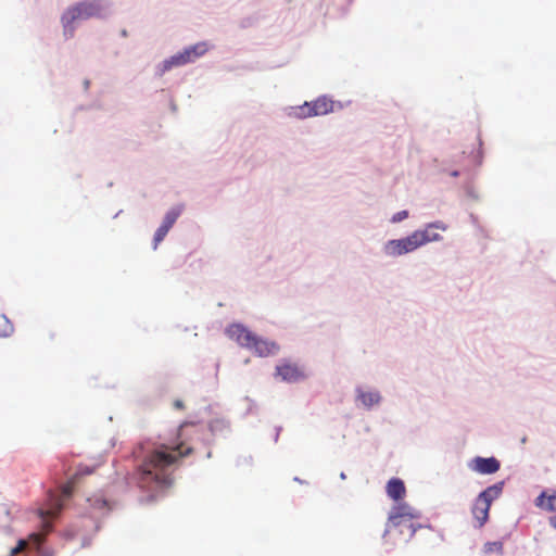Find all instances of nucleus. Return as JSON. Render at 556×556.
Returning a JSON list of instances; mask_svg holds the SVG:
<instances>
[{
	"label": "nucleus",
	"mask_w": 556,
	"mask_h": 556,
	"mask_svg": "<svg viewBox=\"0 0 556 556\" xmlns=\"http://www.w3.org/2000/svg\"><path fill=\"white\" fill-rule=\"evenodd\" d=\"M276 376L286 382H298L305 378L304 371L296 364L287 361L277 365Z\"/></svg>",
	"instance_id": "6e6552de"
},
{
	"label": "nucleus",
	"mask_w": 556,
	"mask_h": 556,
	"mask_svg": "<svg viewBox=\"0 0 556 556\" xmlns=\"http://www.w3.org/2000/svg\"><path fill=\"white\" fill-rule=\"evenodd\" d=\"M169 230L163 226H160L154 233V249L157 248L161 241L166 237Z\"/></svg>",
	"instance_id": "5701e85b"
},
{
	"label": "nucleus",
	"mask_w": 556,
	"mask_h": 556,
	"mask_svg": "<svg viewBox=\"0 0 556 556\" xmlns=\"http://www.w3.org/2000/svg\"><path fill=\"white\" fill-rule=\"evenodd\" d=\"M14 331L13 324L5 315H0V337H10Z\"/></svg>",
	"instance_id": "aec40b11"
},
{
	"label": "nucleus",
	"mask_w": 556,
	"mask_h": 556,
	"mask_svg": "<svg viewBox=\"0 0 556 556\" xmlns=\"http://www.w3.org/2000/svg\"><path fill=\"white\" fill-rule=\"evenodd\" d=\"M535 505L539 508L547 510V511H556V493L546 495L545 492H542L535 498Z\"/></svg>",
	"instance_id": "dca6fc26"
},
{
	"label": "nucleus",
	"mask_w": 556,
	"mask_h": 556,
	"mask_svg": "<svg viewBox=\"0 0 556 556\" xmlns=\"http://www.w3.org/2000/svg\"><path fill=\"white\" fill-rule=\"evenodd\" d=\"M175 406L180 408V407H182V404H181V402H180V401H177V402L175 403Z\"/></svg>",
	"instance_id": "bb28decb"
},
{
	"label": "nucleus",
	"mask_w": 556,
	"mask_h": 556,
	"mask_svg": "<svg viewBox=\"0 0 556 556\" xmlns=\"http://www.w3.org/2000/svg\"><path fill=\"white\" fill-rule=\"evenodd\" d=\"M249 350L260 357H266L276 354L279 350V346L273 341L264 340L254 334L251 342V349Z\"/></svg>",
	"instance_id": "9d476101"
},
{
	"label": "nucleus",
	"mask_w": 556,
	"mask_h": 556,
	"mask_svg": "<svg viewBox=\"0 0 556 556\" xmlns=\"http://www.w3.org/2000/svg\"><path fill=\"white\" fill-rule=\"evenodd\" d=\"M387 494L394 501L402 500L406 494L404 482L399 478H392L387 483Z\"/></svg>",
	"instance_id": "2eb2a0df"
},
{
	"label": "nucleus",
	"mask_w": 556,
	"mask_h": 556,
	"mask_svg": "<svg viewBox=\"0 0 556 556\" xmlns=\"http://www.w3.org/2000/svg\"><path fill=\"white\" fill-rule=\"evenodd\" d=\"M503 485H504V482H497V483L486 488L478 496L491 505L492 502L494 500L498 498L500 495L502 494Z\"/></svg>",
	"instance_id": "f3484780"
},
{
	"label": "nucleus",
	"mask_w": 556,
	"mask_h": 556,
	"mask_svg": "<svg viewBox=\"0 0 556 556\" xmlns=\"http://www.w3.org/2000/svg\"><path fill=\"white\" fill-rule=\"evenodd\" d=\"M180 215V210L174 208L167 212V214L164 217V220L161 226L165 227L166 229H170L172 226L177 220L178 216Z\"/></svg>",
	"instance_id": "412c9836"
},
{
	"label": "nucleus",
	"mask_w": 556,
	"mask_h": 556,
	"mask_svg": "<svg viewBox=\"0 0 556 556\" xmlns=\"http://www.w3.org/2000/svg\"><path fill=\"white\" fill-rule=\"evenodd\" d=\"M92 469L88 468V467H81L79 468L77 475H90L92 473Z\"/></svg>",
	"instance_id": "393cba45"
},
{
	"label": "nucleus",
	"mask_w": 556,
	"mask_h": 556,
	"mask_svg": "<svg viewBox=\"0 0 556 556\" xmlns=\"http://www.w3.org/2000/svg\"><path fill=\"white\" fill-rule=\"evenodd\" d=\"M420 511L406 503L394 505L389 514L384 538L399 536L401 541L407 542L420 528Z\"/></svg>",
	"instance_id": "f03ea898"
},
{
	"label": "nucleus",
	"mask_w": 556,
	"mask_h": 556,
	"mask_svg": "<svg viewBox=\"0 0 556 556\" xmlns=\"http://www.w3.org/2000/svg\"><path fill=\"white\" fill-rule=\"evenodd\" d=\"M483 551L485 554H491V553L502 554L503 553V543L500 541L488 542L484 544Z\"/></svg>",
	"instance_id": "4be33fe9"
},
{
	"label": "nucleus",
	"mask_w": 556,
	"mask_h": 556,
	"mask_svg": "<svg viewBox=\"0 0 556 556\" xmlns=\"http://www.w3.org/2000/svg\"><path fill=\"white\" fill-rule=\"evenodd\" d=\"M432 229H440L445 231L447 229V226L442 222H434L428 224L422 230L414 231V233L421 235L422 245L429 242L440 241L442 239L441 235L432 231Z\"/></svg>",
	"instance_id": "f8f14e48"
},
{
	"label": "nucleus",
	"mask_w": 556,
	"mask_h": 556,
	"mask_svg": "<svg viewBox=\"0 0 556 556\" xmlns=\"http://www.w3.org/2000/svg\"><path fill=\"white\" fill-rule=\"evenodd\" d=\"M549 525H551L554 529H556V516H552V517L549 518Z\"/></svg>",
	"instance_id": "a878e982"
},
{
	"label": "nucleus",
	"mask_w": 556,
	"mask_h": 556,
	"mask_svg": "<svg viewBox=\"0 0 556 556\" xmlns=\"http://www.w3.org/2000/svg\"><path fill=\"white\" fill-rule=\"evenodd\" d=\"M73 488L74 482H68L62 486L60 493L52 491L48 493L47 506L39 509V516L47 532H50L52 529L48 518H54L58 516L63 507L64 501L72 495Z\"/></svg>",
	"instance_id": "7ed1b4c3"
},
{
	"label": "nucleus",
	"mask_w": 556,
	"mask_h": 556,
	"mask_svg": "<svg viewBox=\"0 0 556 556\" xmlns=\"http://www.w3.org/2000/svg\"><path fill=\"white\" fill-rule=\"evenodd\" d=\"M226 334L240 346L251 349L254 333L241 324H232L227 327Z\"/></svg>",
	"instance_id": "0eeeda50"
},
{
	"label": "nucleus",
	"mask_w": 556,
	"mask_h": 556,
	"mask_svg": "<svg viewBox=\"0 0 556 556\" xmlns=\"http://www.w3.org/2000/svg\"><path fill=\"white\" fill-rule=\"evenodd\" d=\"M357 399L366 407H371L380 402V394L376 391L358 390Z\"/></svg>",
	"instance_id": "a211bd4d"
},
{
	"label": "nucleus",
	"mask_w": 556,
	"mask_h": 556,
	"mask_svg": "<svg viewBox=\"0 0 556 556\" xmlns=\"http://www.w3.org/2000/svg\"><path fill=\"white\" fill-rule=\"evenodd\" d=\"M186 53L190 58L191 62H194L198 58L204 55L208 51V45L206 42H198L185 49Z\"/></svg>",
	"instance_id": "6ab92c4d"
},
{
	"label": "nucleus",
	"mask_w": 556,
	"mask_h": 556,
	"mask_svg": "<svg viewBox=\"0 0 556 556\" xmlns=\"http://www.w3.org/2000/svg\"><path fill=\"white\" fill-rule=\"evenodd\" d=\"M47 533L48 532L42 527V532L31 533V534H29L27 540H20L17 545L11 549L10 556H16L18 553L23 552L27 547L28 544H31L36 548H39L41 546V544L43 543Z\"/></svg>",
	"instance_id": "9b49d317"
},
{
	"label": "nucleus",
	"mask_w": 556,
	"mask_h": 556,
	"mask_svg": "<svg viewBox=\"0 0 556 556\" xmlns=\"http://www.w3.org/2000/svg\"><path fill=\"white\" fill-rule=\"evenodd\" d=\"M490 507L491 505L479 496H477L475 500L471 513L479 528H481L488 521Z\"/></svg>",
	"instance_id": "ddd939ff"
},
{
	"label": "nucleus",
	"mask_w": 556,
	"mask_h": 556,
	"mask_svg": "<svg viewBox=\"0 0 556 556\" xmlns=\"http://www.w3.org/2000/svg\"><path fill=\"white\" fill-rule=\"evenodd\" d=\"M102 5L99 0L79 2L68 8L62 16V23L67 29L75 21L87 20L100 15Z\"/></svg>",
	"instance_id": "20e7f679"
},
{
	"label": "nucleus",
	"mask_w": 556,
	"mask_h": 556,
	"mask_svg": "<svg viewBox=\"0 0 556 556\" xmlns=\"http://www.w3.org/2000/svg\"><path fill=\"white\" fill-rule=\"evenodd\" d=\"M190 58L188 56V53L184 50L182 52H179L169 59L165 60L160 66H159V75L165 74L167 71L172 70L176 66H181L187 63H190Z\"/></svg>",
	"instance_id": "4468645a"
},
{
	"label": "nucleus",
	"mask_w": 556,
	"mask_h": 556,
	"mask_svg": "<svg viewBox=\"0 0 556 556\" xmlns=\"http://www.w3.org/2000/svg\"><path fill=\"white\" fill-rule=\"evenodd\" d=\"M421 235L412 233L406 238L390 240L386 244V253L391 256H400L415 251L422 245Z\"/></svg>",
	"instance_id": "423d86ee"
},
{
	"label": "nucleus",
	"mask_w": 556,
	"mask_h": 556,
	"mask_svg": "<svg viewBox=\"0 0 556 556\" xmlns=\"http://www.w3.org/2000/svg\"><path fill=\"white\" fill-rule=\"evenodd\" d=\"M185 443L176 445L162 444L149 452L138 465L134 478L137 486L154 500L168 490L174 482L173 472L177 462L192 453Z\"/></svg>",
	"instance_id": "f257e3e1"
},
{
	"label": "nucleus",
	"mask_w": 556,
	"mask_h": 556,
	"mask_svg": "<svg viewBox=\"0 0 556 556\" xmlns=\"http://www.w3.org/2000/svg\"><path fill=\"white\" fill-rule=\"evenodd\" d=\"M333 111V101L327 97H319L315 101L305 102L303 105L293 109L294 116L307 118L325 115Z\"/></svg>",
	"instance_id": "39448f33"
},
{
	"label": "nucleus",
	"mask_w": 556,
	"mask_h": 556,
	"mask_svg": "<svg viewBox=\"0 0 556 556\" xmlns=\"http://www.w3.org/2000/svg\"><path fill=\"white\" fill-rule=\"evenodd\" d=\"M500 467L501 464L495 457L484 458L477 456L469 463V468L481 475L495 473Z\"/></svg>",
	"instance_id": "1a4fd4ad"
},
{
	"label": "nucleus",
	"mask_w": 556,
	"mask_h": 556,
	"mask_svg": "<svg viewBox=\"0 0 556 556\" xmlns=\"http://www.w3.org/2000/svg\"><path fill=\"white\" fill-rule=\"evenodd\" d=\"M408 212L407 211H400L396 214H394L391 218L392 223H400L403 219L407 218Z\"/></svg>",
	"instance_id": "b1692460"
}]
</instances>
